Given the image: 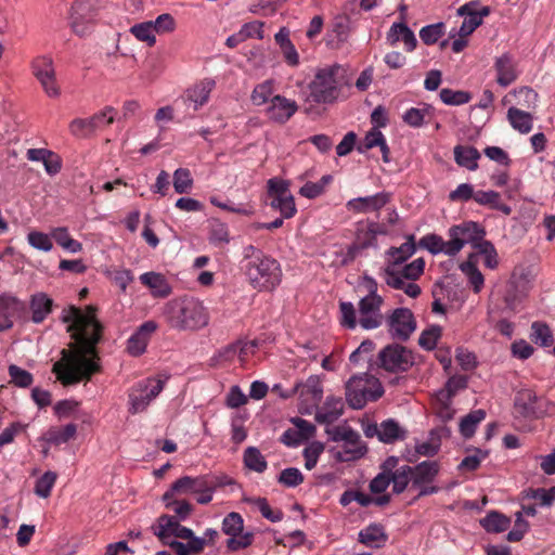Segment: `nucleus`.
<instances>
[{
    "mask_svg": "<svg viewBox=\"0 0 555 555\" xmlns=\"http://www.w3.org/2000/svg\"><path fill=\"white\" fill-rule=\"evenodd\" d=\"M98 349H62V358L53 364L52 372L64 385L89 380L100 371Z\"/></svg>",
    "mask_w": 555,
    "mask_h": 555,
    "instance_id": "1",
    "label": "nucleus"
},
{
    "mask_svg": "<svg viewBox=\"0 0 555 555\" xmlns=\"http://www.w3.org/2000/svg\"><path fill=\"white\" fill-rule=\"evenodd\" d=\"M96 307L89 305L86 310L70 307L63 321L68 324L67 331L75 340L67 347H96L102 343L103 325L95 317Z\"/></svg>",
    "mask_w": 555,
    "mask_h": 555,
    "instance_id": "2",
    "label": "nucleus"
},
{
    "mask_svg": "<svg viewBox=\"0 0 555 555\" xmlns=\"http://www.w3.org/2000/svg\"><path fill=\"white\" fill-rule=\"evenodd\" d=\"M167 317L171 326L195 330L208 323V314L203 304L193 297H184L167 305Z\"/></svg>",
    "mask_w": 555,
    "mask_h": 555,
    "instance_id": "3",
    "label": "nucleus"
},
{
    "mask_svg": "<svg viewBox=\"0 0 555 555\" xmlns=\"http://www.w3.org/2000/svg\"><path fill=\"white\" fill-rule=\"evenodd\" d=\"M348 405L353 410L363 409L367 402L383 397L385 389L377 377L365 372L352 375L345 385Z\"/></svg>",
    "mask_w": 555,
    "mask_h": 555,
    "instance_id": "4",
    "label": "nucleus"
},
{
    "mask_svg": "<svg viewBox=\"0 0 555 555\" xmlns=\"http://www.w3.org/2000/svg\"><path fill=\"white\" fill-rule=\"evenodd\" d=\"M246 274L253 287L260 292L273 291L282 281L280 263L263 253H259V258L248 261Z\"/></svg>",
    "mask_w": 555,
    "mask_h": 555,
    "instance_id": "5",
    "label": "nucleus"
},
{
    "mask_svg": "<svg viewBox=\"0 0 555 555\" xmlns=\"http://www.w3.org/2000/svg\"><path fill=\"white\" fill-rule=\"evenodd\" d=\"M169 378V373L162 372L156 376L147 377L143 382H138L128 395L129 413L138 414L145 411L150 403L162 392Z\"/></svg>",
    "mask_w": 555,
    "mask_h": 555,
    "instance_id": "6",
    "label": "nucleus"
},
{
    "mask_svg": "<svg viewBox=\"0 0 555 555\" xmlns=\"http://www.w3.org/2000/svg\"><path fill=\"white\" fill-rule=\"evenodd\" d=\"M116 109L105 106L102 111L88 118H75L69 124V131L76 138H90L98 130L115 121Z\"/></svg>",
    "mask_w": 555,
    "mask_h": 555,
    "instance_id": "7",
    "label": "nucleus"
},
{
    "mask_svg": "<svg viewBox=\"0 0 555 555\" xmlns=\"http://www.w3.org/2000/svg\"><path fill=\"white\" fill-rule=\"evenodd\" d=\"M412 468V488L418 490L417 499L438 493L440 488L431 485L440 472L437 461H423Z\"/></svg>",
    "mask_w": 555,
    "mask_h": 555,
    "instance_id": "8",
    "label": "nucleus"
},
{
    "mask_svg": "<svg viewBox=\"0 0 555 555\" xmlns=\"http://www.w3.org/2000/svg\"><path fill=\"white\" fill-rule=\"evenodd\" d=\"M338 67H327L318 70L310 83V96L315 103H331L336 99Z\"/></svg>",
    "mask_w": 555,
    "mask_h": 555,
    "instance_id": "9",
    "label": "nucleus"
},
{
    "mask_svg": "<svg viewBox=\"0 0 555 555\" xmlns=\"http://www.w3.org/2000/svg\"><path fill=\"white\" fill-rule=\"evenodd\" d=\"M485 231L476 222H468L463 225H453L449 230L450 240L443 241V250L448 256H455L465 244L479 240Z\"/></svg>",
    "mask_w": 555,
    "mask_h": 555,
    "instance_id": "10",
    "label": "nucleus"
},
{
    "mask_svg": "<svg viewBox=\"0 0 555 555\" xmlns=\"http://www.w3.org/2000/svg\"><path fill=\"white\" fill-rule=\"evenodd\" d=\"M96 0H76L72 7L70 27L73 31L85 37L92 33L95 21Z\"/></svg>",
    "mask_w": 555,
    "mask_h": 555,
    "instance_id": "11",
    "label": "nucleus"
},
{
    "mask_svg": "<svg viewBox=\"0 0 555 555\" xmlns=\"http://www.w3.org/2000/svg\"><path fill=\"white\" fill-rule=\"evenodd\" d=\"M388 331L392 339L405 343L416 330V321L408 308H397L388 317Z\"/></svg>",
    "mask_w": 555,
    "mask_h": 555,
    "instance_id": "12",
    "label": "nucleus"
},
{
    "mask_svg": "<svg viewBox=\"0 0 555 555\" xmlns=\"http://www.w3.org/2000/svg\"><path fill=\"white\" fill-rule=\"evenodd\" d=\"M31 69L34 76L39 80L49 96L56 98L60 95V88L56 85L55 69L51 57L46 55L35 57L31 62Z\"/></svg>",
    "mask_w": 555,
    "mask_h": 555,
    "instance_id": "13",
    "label": "nucleus"
},
{
    "mask_svg": "<svg viewBox=\"0 0 555 555\" xmlns=\"http://www.w3.org/2000/svg\"><path fill=\"white\" fill-rule=\"evenodd\" d=\"M378 360L379 366L389 372H404L414 364L412 349H382Z\"/></svg>",
    "mask_w": 555,
    "mask_h": 555,
    "instance_id": "14",
    "label": "nucleus"
},
{
    "mask_svg": "<svg viewBox=\"0 0 555 555\" xmlns=\"http://www.w3.org/2000/svg\"><path fill=\"white\" fill-rule=\"evenodd\" d=\"M383 301L382 296H365L360 300L359 324L362 328L373 330L382 325L383 314L380 313V307Z\"/></svg>",
    "mask_w": 555,
    "mask_h": 555,
    "instance_id": "15",
    "label": "nucleus"
},
{
    "mask_svg": "<svg viewBox=\"0 0 555 555\" xmlns=\"http://www.w3.org/2000/svg\"><path fill=\"white\" fill-rule=\"evenodd\" d=\"M211 476L204 475L197 477L183 476L177 479L171 487L163 494L162 500H170L176 494H196L207 488V481Z\"/></svg>",
    "mask_w": 555,
    "mask_h": 555,
    "instance_id": "16",
    "label": "nucleus"
},
{
    "mask_svg": "<svg viewBox=\"0 0 555 555\" xmlns=\"http://www.w3.org/2000/svg\"><path fill=\"white\" fill-rule=\"evenodd\" d=\"M386 41L390 47H395L399 41H402L408 52L414 51L417 46L416 37L405 24L404 16H402L401 22L391 25L386 35Z\"/></svg>",
    "mask_w": 555,
    "mask_h": 555,
    "instance_id": "17",
    "label": "nucleus"
},
{
    "mask_svg": "<svg viewBox=\"0 0 555 555\" xmlns=\"http://www.w3.org/2000/svg\"><path fill=\"white\" fill-rule=\"evenodd\" d=\"M390 199V194L380 192L372 196L358 197L348 201L347 208L357 214L377 211L383 208Z\"/></svg>",
    "mask_w": 555,
    "mask_h": 555,
    "instance_id": "18",
    "label": "nucleus"
},
{
    "mask_svg": "<svg viewBox=\"0 0 555 555\" xmlns=\"http://www.w3.org/2000/svg\"><path fill=\"white\" fill-rule=\"evenodd\" d=\"M298 109L295 101L288 100L282 95H275L271 99L268 107L269 118L275 122H286Z\"/></svg>",
    "mask_w": 555,
    "mask_h": 555,
    "instance_id": "19",
    "label": "nucleus"
},
{
    "mask_svg": "<svg viewBox=\"0 0 555 555\" xmlns=\"http://www.w3.org/2000/svg\"><path fill=\"white\" fill-rule=\"evenodd\" d=\"M539 398L531 389H522L515 396V408L524 417L538 418L543 411L538 406Z\"/></svg>",
    "mask_w": 555,
    "mask_h": 555,
    "instance_id": "20",
    "label": "nucleus"
},
{
    "mask_svg": "<svg viewBox=\"0 0 555 555\" xmlns=\"http://www.w3.org/2000/svg\"><path fill=\"white\" fill-rule=\"evenodd\" d=\"M26 313V305L18 298L9 295H0V319L9 321L13 325L14 321L21 320Z\"/></svg>",
    "mask_w": 555,
    "mask_h": 555,
    "instance_id": "21",
    "label": "nucleus"
},
{
    "mask_svg": "<svg viewBox=\"0 0 555 555\" xmlns=\"http://www.w3.org/2000/svg\"><path fill=\"white\" fill-rule=\"evenodd\" d=\"M360 543L367 547H383L388 541V534L384 525L379 522H372L360 530L358 533Z\"/></svg>",
    "mask_w": 555,
    "mask_h": 555,
    "instance_id": "22",
    "label": "nucleus"
},
{
    "mask_svg": "<svg viewBox=\"0 0 555 555\" xmlns=\"http://www.w3.org/2000/svg\"><path fill=\"white\" fill-rule=\"evenodd\" d=\"M140 281L147 286L154 298H167L171 294V287L166 278L156 272H146L141 274Z\"/></svg>",
    "mask_w": 555,
    "mask_h": 555,
    "instance_id": "23",
    "label": "nucleus"
},
{
    "mask_svg": "<svg viewBox=\"0 0 555 555\" xmlns=\"http://www.w3.org/2000/svg\"><path fill=\"white\" fill-rule=\"evenodd\" d=\"M180 522L176 517L163 514L157 518L156 525L152 526V531L164 545V541H172L171 537L178 531Z\"/></svg>",
    "mask_w": 555,
    "mask_h": 555,
    "instance_id": "24",
    "label": "nucleus"
},
{
    "mask_svg": "<svg viewBox=\"0 0 555 555\" xmlns=\"http://www.w3.org/2000/svg\"><path fill=\"white\" fill-rule=\"evenodd\" d=\"M77 426L69 423L63 427H50L40 438L49 444L61 446L76 436Z\"/></svg>",
    "mask_w": 555,
    "mask_h": 555,
    "instance_id": "25",
    "label": "nucleus"
},
{
    "mask_svg": "<svg viewBox=\"0 0 555 555\" xmlns=\"http://www.w3.org/2000/svg\"><path fill=\"white\" fill-rule=\"evenodd\" d=\"M408 430L402 428L393 418H387L379 424L378 440L384 443H393L398 440H404Z\"/></svg>",
    "mask_w": 555,
    "mask_h": 555,
    "instance_id": "26",
    "label": "nucleus"
},
{
    "mask_svg": "<svg viewBox=\"0 0 555 555\" xmlns=\"http://www.w3.org/2000/svg\"><path fill=\"white\" fill-rule=\"evenodd\" d=\"M214 87V80L205 79L186 91L185 100L193 103V109L196 111L208 101Z\"/></svg>",
    "mask_w": 555,
    "mask_h": 555,
    "instance_id": "27",
    "label": "nucleus"
},
{
    "mask_svg": "<svg viewBox=\"0 0 555 555\" xmlns=\"http://www.w3.org/2000/svg\"><path fill=\"white\" fill-rule=\"evenodd\" d=\"M480 526L488 533H501L511 526V518L498 511H490L479 520Z\"/></svg>",
    "mask_w": 555,
    "mask_h": 555,
    "instance_id": "28",
    "label": "nucleus"
},
{
    "mask_svg": "<svg viewBox=\"0 0 555 555\" xmlns=\"http://www.w3.org/2000/svg\"><path fill=\"white\" fill-rule=\"evenodd\" d=\"M416 250L414 235H409L406 242L399 247H390L386 255L388 256V264L399 266L406 261Z\"/></svg>",
    "mask_w": 555,
    "mask_h": 555,
    "instance_id": "29",
    "label": "nucleus"
},
{
    "mask_svg": "<svg viewBox=\"0 0 555 555\" xmlns=\"http://www.w3.org/2000/svg\"><path fill=\"white\" fill-rule=\"evenodd\" d=\"M495 69L498 73L496 81L502 87H507L516 80V72L512 59L504 54L496 59Z\"/></svg>",
    "mask_w": 555,
    "mask_h": 555,
    "instance_id": "30",
    "label": "nucleus"
},
{
    "mask_svg": "<svg viewBox=\"0 0 555 555\" xmlns=\"http://www.w3.org/2000/svg\"><path fill=\"white\" fill-rule=\"evenodd\" d=\"M486 411L482 409L473 410L467 415L461 418L459 429L463 438H472L477 429V426L486 418Z\"/></svg>",
    "mask_w": 555,
    "mask_h": 555,
    "instance_id": "31",
    "label": "nucleus"
},
{
    "mask_svg": "<svg viewBox=\"0 0 555 555\" xmlns=\"http://www.w3.org/2000/svg\"><path fill=\"white\" fill-rule=\"evenodd\" d=\"M480 154L476 147L456 145L454 147V159L461 167H465L469 170L477 169V160Z\"/></svg>",
    "mask_w": 555,
    "mask_h": 555,
    "instance_id": "32",
    "label": "nucleus"
},
{
    "mask_svg": "<svg viewBox=\"0 0 555 555\" xmlns=\"http://www.w3.org/2000/svg\"><path fill=\"white\" fill-rule=\"evenodd\" d=\"M53 300L46 294L39 293L33 296L30 309L33 312V321L35 323L42 322L52 310Z\"/></svg>",
    "mask_w": 555,
    "mask_h": 555,
    "instance_id": "33",
    "label": "nucleus"
},
{
    "mask_svg": "<svg viewBox=\"0 0 555 555\" xmlns=\"http://www.w3.org/2000/svg\"><path fill=\"white\" fill-rule=\"evenodd\" d=\"M325 431L330 436V439L332 441H335V442L344 441L347 446L359 444V442L361 440L360 434L347 425L326 428Z\"/></svg>",
    "mask_w": 555,
    "mask_h": 555,
    "instance_id": "34",
    "label": "nucleus"
},
{
    "mask_svg": "<svg viewBox=\"0 0 555 555\" xmlns=\"http://www.w3.org/2000/svg\"><path fill=\"white\" fill-rule=\"evenodd\" d=\"M507 119L512 127L520 133H528L532 129V116L530 113L521 111L517 107H509L507 111Z\"/></svg>",
    "mask_w": 555,
    "mask_h": 555,
    "instance_id": "35",
    "label": "nucleus"
},
{
    "mask_svg": "<svg viewBox=\"0 0 555 555\" xmlns=\"http://www.w3.org/2000/svg\"><path fill=\"white\" fill-rule=\"evenodd\" d=\"M164 545L175 551L176 555H195L203 552L206 542L205 539H193L188 543L178 540L164 541Z\"/></svg>",
    "mask_w": 555,
    "mask_h": 555,
    "instance_id": "36",
    "label": "nucleus"
},
{
    "mask_svg": "<svg viewBox=\"0 0 555 555\" xmlns=\"http://www.w3.org/2000/svg\"><path fill=\"white\" fill-rule=\"evenodd\" d=\"M390 480L392 482V492L401 494L405 491L409 483H412V468L410 465H402L395 469L393 474H390Z\"/></svg>",
    "mask_w": 555,
    "mask_h": 555,
    "instance_id": "37",
    "label": "nucleus"
},
{
    "mask_svg": "<svg viewBox=\"0 0 555 555\" xmlns=\"http://www.w3.org/2000/svg\"><path fill=\"white\" fill-rule=\"evenodd\" d=\"M243 461L248 469L254 470L256 473H263L268 467V463L264 456L256 447H248L244 451Z\"/></svg>",
    "mask_w": 555,
    "mask_h": 555,
    "instance_id": "38",
    "label": "nucleus"
},
{
    "mask_svg": "<svg viewBox=\"0 0 555 555\" xmlns=\"http://www.w3.org/2000/svg\"><path fill=\"white\" fill-rule=\"evenodd\" d=\"M162 501L166 508L171 509L175 513L171 517H176L180 521H185L194 512V506L185 500H175L172 498L170 500Z\"/></svg>",
    "mask_w": 555,
    "mask_h": 555,
    "instance_id": "39",
    "label": "nucleus"
},
{
    "mask_svg": "<svg viewBox=\"0 0 555 555\" xmlns=\"http://www.w3.org/2000/svg\"><path fill=\"white\" fill-rule=\"evenodd\" d=\"M222 532L229 537H238L244 529V520L240 513L231 512L222 520Z\"/></svg>",
    "mask_w": 555,
    "mask_h": 555,
    "instance_id": "40",
    "label": "nucleus"
},
{
    "mask_svg": "<svg viewBox=\"0 0 555 555\" xmlns=\"http://www.w3.org/2000/svg\"><path fill=\"white\" fill-rule=\"evenodd\" d=\"M332 180L333 177L331 175H325L318 182H307L300 188L299 194L306 198H315L323 194Z\"/></svg>",
    "mask_w": 555,
    "mask_h": 555,
    "instance_id": "41",
    "label": "nucleus"
},
{
    "mask_svg": "<svg viewBox=\"0 0 555 555\" xmlns=\"http://www.w3.org/2000/svg\"><path fill=\"white\" fill-rule=\"evenodd\" d=\"M531 341L542 347H547L553 343V336L550 327L545 323L533 322L531 325Z\"/></svg>",
    "mask_w": 555,
    "mask_h": 555,
    "instance_id": "42",
    "label": "nucleus"
},
{
    "mask_svg": "<svg viewBox=\"0 0 555 555\" xmlns=\"http://www.w3.org/2000/svg\"><path fill=\"white\" fill-rule=\"evenodd\" d=\"M57 479L56 473L52 470L46 472L36 480L34 492L42 499H47L51 494V490Z\"/></svg>",
    "mask_w": 555,
    "mask_h": 555,
    "instance_id": "43",
    "label": "nucleus"
},
{
    "mask_svg": "<svg viewBox=\"0 0 555 555\" xmlns=\"http://www.w3.org/2000/svg\"><path fill=\"white\" fill-rule=\"evenodd\" d=\"M8 373L11 378V383L20 388H27L34 382V376L30 372L15 365L10 364L8 367Z\"/></svg>",
    "mask_w": 555,
    "mask_h": 555,
    "instance_id": "44",
    "label": "nucleus"
},
{
    "mask_svg": "<svg viewBox=\"0 0 555 555\" xmlns=\"http://www.w3.org/2000/svg\"><path fill=\"white\" fill-rule=\"evenodd\" d=\"M367 448L360 440L359 444L356 446H345L343 451H337L334 455L335 460L338 462H350L356 461L365 455Z\"/></svg>",
    "mask_w": 555,
    "mask_h": 555,
    "instance_id": "45",
    "label": "nucleus"
},
{
    "mask_svg": "<svg viewBox=\"0 0 555 555\" xmlns=\"http://www.w3.org/2000/svg\"><path fill=\"white\" fill-rule=\"evenodd\" d=\"M444 29L442 22L430 24L420 30V37L425 44H435L444 35Z\"/></svg>",
    "mask_w": 555,
    "mask_h": 555,
    "instance_id": "46",
    "label": "nucleus"
},
{
    "mask_svg": "<svg viewBox=\"0 0 555 555\" xmlns=\"http://www.w3.org/2000/svg\"><path fill=\"white\" fill-rule=\"evenodd\" d=\"M440 99L447 105H463L470 101V94L462 90H452L443 88L440 90Z\"/></svg>",
    "mask_w": 555,
    "mask_h": 555,
    "instance_id": "47",
    "label": "nucleus"
},
{
    "mask_svg": "<svg viewBox=\"0 0 555 555\" xmlns=\"http://www.w3.org/2000/svg\"><path fill=\"white\" fill-rule=\"evenodd\" d=\"M130 33L140 41L146 42L149 47L156 43V37L152 29V22H142L133 25Z\"/></svg>",
    "mask_w": 555,
    "mask_h": 555,
    "instance_id": "48",
    "label": "nucleus"
},
{
    "mask_svg": "<svg viewBox=\"0 0 555 555\" xmlns=\"http://www.w3.org/2000/svg\"><path fill=\"white\" fill-rule=\"evenodd\" d=\"M270 206L279 210L282 217L286 219L292 218L297 211L293 195L273 198L271 199Z\"/></svg>",
    "mask_w": 555,
    "mask_h": 555,
    "instance_id": "49",
    "label": "nucleus"
},
{
    "mask_svg": "<svg viewBox=\"0 0 555 555\" xmlns=\"http://www.w3.org/2000/svg\"><path fill=\"white\" fill-rule=\"evenodd\" d=\"M193 186V179L188 168H179L173 172V188L178 194L188 193Z\"/></svg>",
    "mask_w": 555,
    "mask_h": 555,
    "instance_id": "50",
    "label": "nucleus"
},
{
    "mask_svg": "<svg viewBox=\"0 0 555 555\" xmlns=\"http://www.w3.org/2000/svg\"><path fill=\"white\" fill-rule=\"evenodd\" d=\"M389 231L390 230L385 222L378 223L375 221H370L365 231V235L370 236V240L363 241V247H376L377 235H387L389 234Z\"/></svg>",
    "mask_w": 555,
    "mask_h": 555,
    "instance_id": "51",
    "label": "nucleus"
},
{
    "mask_svg": "<svg viewBox=\"0 0 555 555\" xmlns=\"http://www.w3.org/2000/svg\"><path fill=\"white\" fill-rule=\"evenodd\" d=\"M304 481V475L296 467H287L278 476V482L287 487V488H295L302 483Z\"/></svg>",
    "mask_w": 555,
    "mask_h": 555,
    "instance_id": "52",
    "label": "nucleus"
},
{
    "mask_svg": "<svg viewBox=\"0 0 555 555\" xmlns=\"http://www.w3.org/2000/svg\"><path fill=\"white\" fill-rule=\"evenodd\" d=\"M323 451L324 444L319 441H313L304 449L302 455L305 457V467L308 470H311L317 466L319 456Z\"/></svg>",
    "mask_w": 555,
    "mask_h": 555,
    "instance_id": "53",
    "label": "nucleus"
},
{
    "mask_svg": "<svg viewBox=\"0 0 555 555\" xmlns=\"http://www.w3.org/2000/svg\"><path fill=\"white\" fill-rule=\"evenodd\" d=\"M29 245L38 250L50 251L53 247V243L50 236L43 232L31 231L27 235Z\"/></svg>",
    "mask_w": 555,
    "mask_h": 555,
    "instance_id": "54",
    "label": "nucleus"
},
{
    "mask_svg": "<svg viewBox=\"0 0 555 555\" xmlns=\"http://www.w3.org/2000/svg\"><path fill=\"white\" fill-rule=\"evenodd\" d=\"M383 278L385 283L395 289H402L405 286L404 280L406 279L400 271L395 269V266L387 264L383 270Z\"/></svg>",
    "mask_w": 555,
    "mask_h": 555,
    "instance_id": "55",
    "label": "nucleus"
},
{
    "mask_svg": "<svg viewBox=\"0 0 555 555\" xmlns=\"http://www.w3.org/2000/svg\"><path fill=\"white\" fill-rule=\"evenodd\" d=\"M151 22L154 35L171 33L176 29V21L169 13L160 14L155 21Z\"/></svg>",
    "mask_w": 555,
    "mask_h": 555,
    "instance_id": "56",
    "label": "nucleus"
},
{
    "mask_svg": "<svg viewBox=\"0 0 555 555\" xmlns=\"http://www.w3.org/2000/svg\"><path fill=\"white\" fill-rule=\"evenodd\" d=\"M384 138L382 131L378 130L377 127H374L365 134L363 141L357 146V150L360 153H365L383 143Z\"/></svg>",
    "mask_w": 555,
    "mask_h": 555,
    "instance_id": "57",
    "label": "nucleus"
},
{
    "mask_svg": "<svg viewBox=\"0 0 555 555\" xmlns=\"http://www.w3.org/2000/svg\"><path fill=\"white\" fill-rule=\"evenodd\" d=\"M209 240L212 244H227L230 242L229 230L225 223L214 220L210 227Z\"/></svg>",
    "mask_w": 555,
    "mask_h": 555,
    "instance_id": "58",
    "label": "nucleus"
},
{
    "mask_svg": "<svg viewBox=\"0 0 555 555\" xmlns=\"http://www.w3.org/2000/svg\"><path fill=\"white\" fill-rule=\"evenodd\" d=\"M461 270L468 275L474 291L478 293L483 285V276L476 266L470 261H465L461 266Z\"/></svg>",
    "mask_w": 555,
    "mask_h": 555,
    "instance_id": "59",
    "label": "nucleus"
},
{
    "mask_svg": "<svg viewBox=\"0 0 555 555\" xmlns=\"http://www.w3.org/2000/svg\"><path fill=\"white\" fill-rule=\"evenodd\" d=\"M528 529H529L528 521L526 519H524L521 512H517L515 525L508 531L506 539L509 542H518L524 538V535L528 531Z\"/></svg>",
    "mask_w": 555,
    "mask_h": 555,
    "instance_id": "60",
    "label": "nucleus"
},
{
    "mask_svg": "<svg viewBox=\"0 0 555 555\" xmlns=\"http://www.w3.org/2000/svg\"><path fill=\"white\" fill-rule=\"evenodd\" d=\"M298 384H300V389L298 391L300 397H304L305 395H311L313 399H320L322 397L323 388L318 377L310 376L306 383L299 382Z\"/></svg>",
    "mask_w": 555,
    "mask_h": 555,
    "instance_id": "61",
    "label": "nucleus"
},
{
    "mask_svg": "<svg viewBox=\"0 0 555 555\" xmlns=\"http://www.w3.org/2000/svg\"><path fill=\"white\" fill-rule=\"evenodd\" d=\"M268 195L271 199L292 195L289 192V182L281 179H270L268 181Z\"/></svg>",
    "mask_w": 555,
    "mask_h": 555,
    "instance_id": "62",
    "label": "nucleus"
},
{
    "mask_svg": "<svg viewBox=\"0 0 555 555\" xmlns=\"http://www.w3.org/2000/svg\"><path fill=\"white\" fill-rule=\"evenodd\" d=\"M442 328L439 325H431L424 330L418 338L420 347H435L441 336Z\"/></svg>",
    "mask_w": 555,
    "mask_h": 555,
    "instance_id": "63",
    "label": "nucleus"
},
{
    "mask_svg": "<svg viewBox=\"0 0 555 555\" xmlns=\"http://www.w3.org/2000/svg\"><path fill=\"white\" fill-rule=\"evenodd\" d=\"M273 92L272 83L270 81H264L253 90L251 92V101L255 105L264 104Z\"/></svg>",
    "mask_w": 555,
    "mask_h": 555,
    "instance_id": "64",
    "label": "nucleus"
}]
</instances>
